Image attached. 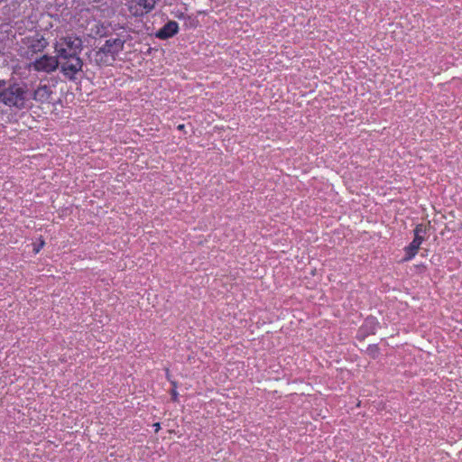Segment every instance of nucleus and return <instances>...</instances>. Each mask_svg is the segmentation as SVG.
Segmentation results:
<instances>
[{"mask_svg": "<svg viewBox=\"0 0 462 462\" xmlns=\"http://www.w3.org/2000/svg\"><path fill=\"white\" fill-rule=\"evenodd\" d=\"M426 226L422 224L416 226L414 229V238L412 242L405 248L406 255L404 261L411 260L418 253V250L424 240Z\"/></svg>", "mask_w": 462, "mask_h": 462, "instance_id": "nucleus-5", "label": "nucleus"}, {"mask_svg": "<svg viewBox=\"0 0 462 462\" xmlns=\"http://www.w3.org/2000/svg\"><path fill=\"white\" fill-rule=\"evenodd\" d=\"M178 31V23L175 21H169L155 33V36L159 39L166 40L174 36Z\"/></svg>", "mask_w": 462, "mask_h": 462, "instance_id": "nucleus-7", "label": "nucleus"}, {"mask_svg": "<svg viewBox=\"0 0 462 462\" xmlns=\"http://www.w3.org/2000/svg\"><path fill=\"white\" fill-rule=\"evenodd\" d=\"M172 385H173V389L171 390V398L173 401H177V396H178V393L176 392V387H177V384L175 382H171Z\"/></svg>", "mask_w": 462, "mask_h": 462, "instance_id": "nucleus-12", "label": "nucleus"}, {"mask_svg": "<svg viewBox=\"0 0 462 462\" xmlns=\"http://www.w3.org/2000/svg\"><path fill=\"white\" fill-rule=\"evenodd\" d=\"M52 95L51 87L47 85L39 86L32 93V98L40 103L50 102Z\"/></svg>", "mask_w": 462, "mask_h": 462, "instance_id": "nucleus-8", "label": "nucleus"}, {"mask_svg": "<svg viewBox=\"0 0 462 462\" xmlns=\"http://www.w3.org/2000/svg\"><path fill=\"white\" fill-rule=\"evenodd\" d=\"M374 319H367V322H373Z\"/></svg>", "mask_w": 462, "mask_h": 462, "instance_id": "nucleus-17", "label": "nucleus"}, {"mask_svg": "<svg viewBox=\"0 0 462 462\" xmlns=\"http://www.w3.org/2000/svg\"><path fill=\"white\" fill-rule=\"evenodd\" d=\"M2 2V0H0V3Z\"/></svg>", "mask_w": 462, "mask_h": 462, "instance_id": "nucleus-18", "label": "nucleus"}, {"mask_svg": "<svg viewBox=\"0 0 462 462\" xmlns=\"http://www.w3.org/2000/svg\"><path fill=\"white\" fill-rule=\"evenodd\" d=\"M95 61L99 66L108 65L109 64L108 55L106 53L103 52L102 50L99 49L95 53Z\"/></svg>", "mask_w": 462, "mask_h": 462, "instance_id": "nucleus-10", "label": "nucleus"}, {"mask_svg": "<svg viewBox=\"0 0 462 462\" xmlns=\"http://www.w3.org/2000/svg\"><path fill=\"white\" fill-rule=\"evenodd\" d=\"M39 251H40L39 246H36V248H34V252H35V253H38Z\"/></svg>", "mask_w": 462, "mask_h": 462, "instance_id": "nucleus-14", "label": "nucleus"}, {"mask_svg": "<svg viewBox=\"0 0 462 462\" xmlns=\"http://www.w3.org/2000/svg\"><path fill=\"white\" fill-rule=\"evenodd\" d=\"M48 45V42L43 37H37L33 38L29 46L28 49L32 53H37L42 51Z\"/></svg>", "mask_w": 462, "mask_h": 462, "instance_id": "nucleus-9", "label": "nucleus"}, {"mask_svg": "<svg viewBox=\"0 0 462 462\" xmlns=\"http://www.w3.org/2000/svg\"><path fill=\"white\" fill-rule=\"evenodd\" d=\"M55 50L60 59L79 57L82 50V41L78 37L67 36L60 39Z\"/></svg>", "mask_w": 462, "mask_h": 462, "instance_id": "nucleus-2", "label": "nucleus"}, {"mask_svg": "<svg viewBox=\"0 0 462 462\" xmlns=\"http://www.w3.org/2000/svg\"><path fill=\"white\" fill-rule=\"evenodd\" d=\"M39 251H40L39 246H36V248H34V252H35V253H38Z\"/></svg>", "mask_w": 462, "mask_h": 462, "instance_id": "nucleus-15", "label": "nucleus"}, {"mask_svg": "<svg viewBox=\"0 0 462 462\" xmlns=\"http://www.w3.org/2000/svg\"><path fill=\"white\" fill-rule=\"evenodd\" d=\"M159 0H139L138 5L142 6L146 13L151 12Z\"/></svg>", "mask_w": 462, "mask_h": 462, "instance_id": "nucleus-11", "label": "nucleus"}, {"mask_svg": "<svg viewBox=\"0 0 462 462\" xmlns=\"http://www.w3.org/2000/svg\"><path fill=\"white\" fill-rule=\"evenodd\" d=\"M154 426L156 428V430L160 428V424L159 423H155Z\"/></svg>", "mask_w": 462, "mask_h": 462, "instance_id": "nucleus-16", "label": "nucleus"}, {"mask_svg": "<svg viewBox=\"0 0 462 462\" xmlns=\"http://www.w3.org/2000/svg\"><path fill=\"white\" fill-rule=\"evenodd\" d=\"M60 67L66 78L74 79L75 75L82 69L83 61L79 57L61 58Z\"/></svg>", "mask_w": 462, "mask_h": 462, "instance_id": "nucleus-4", "label": "nucleus"}, {"mask_svg": "<svg viewBox=\"0 0 462 462\" xmlns=\"http://www.w3.org/2000/svg\"><path fill=\"white\" fill-rule=\"evenodd\" d=\"M183 128H184V125H180L178 126V129H180V130H181V129H183Z\"/></svg>", "mask_w": 462, "mask_h": 462, "instance_id": "nucleus-13", "label": "nucleus"}, {"mask_svg": "<svg viewBox=\"0 0 462 462\" xmlns=\"http://www.w3.org/2000/svg\"><path fill=\"white\" fill-rule=\"evenodd\" d=\"M124 41L121 39H109L106 40L105 44L100 48L103 52L112 56V60H115V56L124 49Z\"/></svg>", "mask_w": 462, "mask_h": 462, "instance_id": "nucleus-6", "label": "nucleus"}, {"mask_svg": "<svg viewBox=\"0 0 462 462\" xmlns=\"http://www.w3.org/2000/svg\"><path fill=\"white\" fill-rule=\"evenodd\" d=\"M31 67L38 72L51 73L60 67L58 57L44 54L31 64Z\"/></svg>", "mask_w": 462, "mask_h": 462, "instance_id": "nucleus-3", "label": "nucleus"}, {"mask_svg": "<svg viewBox=\"0 0 462 462\" xmlns=\"http://www.w3.org/2000/svg\"><path fill=\"white\" fill-rule=\"evenodd\" d=\"M31 97L27 84L13 82L6 85L4 79H0V103L3 105L22 110L29 106Z\"/></svg>", "mask_w": 462, "mask_h": 462, "instance_id": "nucleus-1", "label": "nucleus"}]
</instances>
